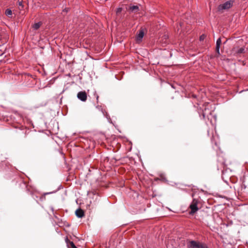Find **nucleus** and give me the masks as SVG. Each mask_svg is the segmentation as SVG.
<instances>
[{"mask_svg": "<svg viewBox=\"0 0 248 248\" xmlns=\"http://www.w3.org/2000/svg\"><path fill=\"white\" fill-rule=\"evenodd\" d=\"M188 248H208L206 245L202 243L195 241H190L187 243Z\"/></svg>", "mask_w": 248, "mask_h": 248, "instance_id": "f257e3e1", "label": "nucleus"}, {"mask_svg": "<svg viewBox=\"0 0 248 248\" xmlns=\"http://www.w3.org/2000/svg\"><path fill=\"white\" fill-rule=\"evenodd\" d=\"M198 203L199 201L198 200L196 199H193L192 202L189 207V208L190 209V211L189 212V214L193 215L199 210L198 207Z\"/></svg>", "mask_w": 248, "mask_h": 248, "instance_id": "f03ea898", "label": "nucleus"}, {"mask_svg": "<svg viewBox=\"0 0 248 248\" xmlns=\"http://www.w3.org/2000/svg\"><path fill=\"white\" fill-rule=\"evenodd\" d=\"M233 1L232 0H228L223 4H220L218 6V10L219 11L228 10L231 8L233 4Z\"/></svg>", "mask_w": 248, "mask_h": 248, "instance_id": "7ed1b4c3", "label": "nucleus"}, {"mask_svg": "<svg viewBox=\"0 0 248 248\" xmlns=\"http://www.w3.org/2000/svg\"><path fill=\"white\" fill-rule=\"evenodd\" d=\"M78 98L83 102H85L87 99V94L85 91H81L78 93Z\"/></svg>", "mask_w": 248, "mask_h": 248, "instance_id": "20e7f679", "label": "nucleus"}, {"mask_svg": "<svg viewBox=\"0 0 248 248\" xmlns=\"http://www.w3.org/2000/svg\"><path fill=\"white\" fill-rule=\"evenodd\" d=\"M144 35L143 30H140L136 36V41L137 43H140Z\"/></svg>", "mask_w": 248, "mask_h": 248, "instance_id": "39448f33", "label": "nucleus"}, {"mask_svg": "<svg viewBox=\"0 0 248 248\" xmlns=\"http://www.w3.org/2000/svg\"><path fill=\"white\" fill-rule=\"evenodd\" d=\"M76 215L78 217H82L84 216V212L81 209L79 208L76 210Z\"/></svg>", "mask_w": 248, "mask_h": 248, "instance_id": "423d86ee", "label": "nucleus"}, {"mask_svg": "<svg viewBox=\"0 0 248 248\" xmlns=\"http://www.w3.org/2000/svg\"><path fill=\"white\" fill-rule=\"evenodd\" d=\"M209 114L210 115L211 114V111L207 112V108H205L204 110H203V112H202L203 117L204 118H205V117H208V115H209Z\"/></svg>", "mask_w": 248, "mask_h": 248, "instance_id": "0eeeda50", "label": "nucleus"}, {"mask_svg": "<svg viewBox=\"0 0 248 248\" xmlns=\"http://www.w3.org/2000/svg\"><path fill=\"white\" fill-rule=\"evenodd\" d=\"M221 43V41L220 38H218L217 41V46H216V51L219 53V46Z\"/></svg>", "mask_w": 248, "mask_h": 248, "instance_id": "6e6552de", "label": "nucleus"}, {"mask_svg": "<svg viewBox=\"0 0 248 248\" xmlns=\"http://www.w3.org/2000/svg\"><path fill=\"white\" fill-rule=\"evenodd\" d=\"M41 25H42V22H41L36 23L33 25V28L34 30H38L40 27V26Z\"/></svg>", "mask_w": 248, "mask_h": 248, "instance_id": "1a4fd4ad", "label": "nucleus"}, {"mask_svg": "<svg viewBox=\"0 0 248 248\" xmlns=\"http://www.w3.org/2000/svg\"><path fill=\"white\" fill-rule=\"evenodd\" d=\"M139 9V7L137 5L132 6L130 7L129 10L132 12H137Z\"/></svg>", "mask_w": 248, "mask_h": 248, "instance_id": "9d476101", "label": "nucleus"}, {"mask_svg": "<svg viewBox=\"0 0 248 248\" xmlns=\"http://www.w3.org/2000/svg\"><path fill=\"white\" fill-rule=\"evenodd\" d=\"M230 181L232 183H235L237 181V178L235 176H231L230 177Z\"/></svg>", "mask_w": 248, "mask_h": 248, "instance_id": "9b49d317", "label": "nucleus"}, {"mask_svg": "<svg viewBox=\"0 0 248 248\" xmlns=\"http://www.w3.org/2000/svg\"><path fill=\"white\" fill-rule=\"evenodd\" d=\"M5 15L8 16H11L12 15V11L10 9H7L5 11Z\"/></svg>", "mask_w": 248, "mask_h": 248, "instance_id": "f8f14e48", "label": "nucleus"}, {"mask_svg": "<svg viewBox=\"0 0 248 248\" xmlns=\"http://www.w3.org/2000/svg\"><path fill=\"white\" fill-rule=\"evenodd\" d=\"M237 53L238 54H242L245 53V48L244 47H241L238 50Z\"/></svg>", "mask_w": 248, "mask_h": 248, "instance_id": "ddd939ff", "label": "nucleus"}, {"mask_svg": "<svg viewBox=\"0 0 248 248\" xmlns=\"http://www.w3.org/2000/svg\"><path fill=\"white\" fill-rule=\"evenodd\" d=\"M69 245L72 248H77L73 242H70Z\"/></svg>", "mask_w": 248, "mask_h": 248, "instance_id": "4468645a", "label": "nucleus"}, {"mask_svg": "<svg viewBox=\"0 0 248 248\" xmlns=\"http://www.w3.org/2000/svg\"><path fill=\"white\" fill-rule=\"evenodd\" d=\"M206 37V36L204 34H202L200 36V41H203Z\"/></svg>", "mask_w": 248, "mask_h": 248, "instance_id": "2eb2a0df", "label": "nucleus"}, {"mask_svg": "<svg viewBox=\"0 0 248 248\" xmlns=\"http://www.w3.org/2000/svg\"><path fill=\"white\" fill-rule=\"evenodd\" d=\"M18 5L20 6L23 7L22 2V1H19L18 2Z\"/></svg>", "mask_w": 248, "mask_h": 248, "instance_id": "dca6fc26", "label": "nucleus"}]
</instances>
